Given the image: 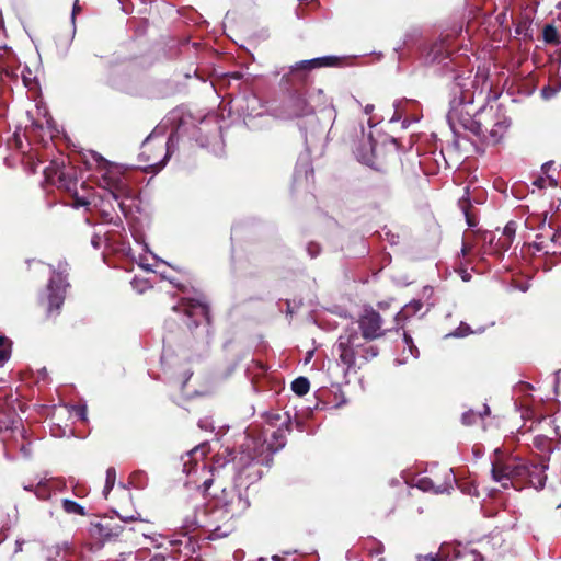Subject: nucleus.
Returning <instances> with one entry per match:
<instances>
[{
    "label": "nucleus",
    "instance_id": "nucleus-1",
    "mask_svg": "<svg viewBox=\"0 0 561 561\" xmlns=\"http://www.w3.org/2000/svg\"><path fill=\"white\" fill-rule=\"evenodd\" d=\"M94 160L102 172L100 186L107 190L115 201L131 196V190L126 179L117 171L116 168L110 165L101 156L95 154Z\"/></svg>",
    "mask_w": 561,
    "mask_h": 561
},
{
    "label": "nucleus",
    "instance_id": "nucleus-2",
    "mask_svg": "<svg viewBox=\"0 0 561 561\" xmlns=\"http://www.w3.org/2000/svg\"><path fill=\"white\" fill-rule=\"evenodd\" d=\"M528 462L515 461H496L492 465V478L494 481L500 482L503 488L510 485L518 489V484H524L525 474L527 473Z\"/></svg>",
    "mask_w": 561,
    "mask_h": 561
},
{
    "label": "nucleus",
    "instance_id": "nucleus-3",
    "mask_svg": "<svg viewBox=\"0 0 561 561\" xmlns=\"http://www.w3.org/2000/svg\"><path fill=\"white\" fill-rule=\"evenodd\" d=\"M59 272L54 273L47 285L48 291V312L58 310L64 302L67 284L62 273L66 271V264H59Z\"/></svg>",
    "mask_w": 561,
    "mask_h": 561
},
{
    "label": "nucleus",
    "instance_id": "nucleus-4",
    "mask_svg": "<svg viewBox=\"0 0 561 561\" xmlns=\"http://www.w3.org/2000/svg\"><path fill=\"white\" fill-rule=\"evenodd\" d=\"M358 325L363 337L366 340H374L383 334L380 314L371 308L364 309L359 316Z\"/></svg>",
    "mask_w": 561,
    "mask_h": 561
},
{
    "label": "nucleus",
    "instance_id": "nucleus-5",
    "mask_svg": "<svg viewBox=\"0 0 561 561\" xmlns=\"http://www.w3.org/2000/svg\"><path fill=\"white\" fill-rule=\"evenodd\" d=\"M347 66L346 58L337 56H324L309 60H301L291 67V72L298 70H313L318 68H340Z\"/></svg>",
    "mask_w": 561,
    "mask_h": 561
},
{
    "label": "nucleus",
    "instance_id": "nucleus-6",
    "mask_svg": "<svg viewBox=\"0 0 561 561\" xmlns=\"http://www.w3.org/2000/svg\"><path fill=\"white\" fill-rule=\"evenodd\" d=\"M363 134V140L357 152V160L366 165H369L376 170L381 169V163L377 160L375 154V144L373 140L371 131L365 137V128L363 122L359 123Z\"/></svg>",
    "mask_w": 561,
    "mask_h": 561
},
{
    "label": "nucleus",
    "instance_id": "nucleus-7",
    "mask_svg": "<svg viewBox=\"0 0 561 561\" xmlns=\"http://www.w3.org/2000/svg\"><path fill=\"white\" fill-rule=\"evenodd\" d=\"M333 354L337 357V365L346 376L351 369V334L346 333L339 337Z\"/></svg>",
    "mask_w": 561,
    "mask_h": 561
},
{
    "label": "nucleus",
    "instance_id": "nucleus-8",
    "mask_svg": "<svg viewBox=\"0 0 561 561\" xmlns=\"http://www.w3.org/2000/svg\"><path fill=\"white\" fill-rule=\"evenodd\" d=\"M547 467L548 466L545 465L543 462H528L524 484H528L529 486H533L537 490L542 489L547 480V476L545 473Z\"/></svg>",
    "mask_w": 561,
    "mask_h": 561
},
{
    "label": "nucleus",
    "instance_id": "nucleus-9",
    "mask_svg": "<svg viewBox=\"0 0 561 561\" xmlns=\"http://www.w3.org/2000/svg\"><path fill=\"white\" fill-rule=\"evenodd\" d=\"M175 311H183L190 318H205L208 320V307L196 299H185L179 306L173 307Z\"/></svg>",
    "mask_w": 561,
    "mask_h": 561
},
{
    "label": "nucleus",
    "instance_id": "nucleus-10",
    "mask_svg": "<svg viewBox=\"0 0 561 561\" xmlns=\"http://www.w3.org/2000/svg\"><path fill=\"white\" fill-rule=\"evenodd\" d=\"M153 142H154V138H153V136L150 135L142 144L140 156L142 157L144 161L149 162L152 167L159 165V168H163L167 163V160L169 159L170 153L167 150V152L163 154V159L161 161H157V157L151 156L149 153V151L151 150V147L154 146Z\"/></svg>",
    "mask_w": 561,
    "mask_h": 561
},
{
    "label": "nucleus",
    "instance_id": "nucleus-11",
    "mask_svg": "<svg viewBox=\"0 0 561 561\" xmlns=\"http://www.w3.org/2000/svg\"><path fill=\"white\" fill-rule=\"evenodd\" d=\"M290 106V115L293 116H304L308 115L312 112V107L308 104V102L300 94L291 95L289 100Z\"/></svg>",
    "mask_w": 561,
    "mask_h": 561
},
{
    "label": "nucleus",
    "instance_id": "nucleus-12",
    "mask_svg": "<svg viewBox=\"0 0 561 561\" xmlns=\"http://www.w3.org/2000/svg\"><path fill=\"white\" fill-rule=\"evenodd\" d=\"M16 58L15 55L7 47H0V75H13Z\"/></svg>",
    "mask_w": 561,
    "mask_h": 561
},
{
    "label": "nucleus",
    "instance_id": "nucleus-13",
    "mask_svg": "<svg viewBox=\"0 0 561 561\" xmlns=\"http://www.w3.org/2000/svg\"><path fill=\"white\" fill-rule=\"evenodd\" d=\"M516 232V224L514 221H510L503 229L502 236L499 238L496 242V248L501 251H506L515 237Z\"/></svg>",
    "mask_w": 561,
    "mask_h": 561
},
{
    "label": "nucleus",
    "instance_id": "nucleus-14",
    "mask_svg": "<svg viewBox=\"0 0 561 561\" xmlns=\"http://www.w3.org/2000/svg\"><path fill=\"white\" fill-rule=\"evenodd\" d=\"M423 307L422 301L414 300L403 307V309L397 314V319L408 318L417 313Z\"/></svg>",
    "mask_w": 561,
    "mask_h": 561
},
{
    "label": "nucleus",
    "instance_id": "nucleus-15",
    "mask_svg": "<svg viewBox=\"0 0 561 561\" xmlns=\"http://www.w3.org/2000/svg\"><path fill=\"white\" fill-rule=\"evenodd\" d=\"M310 389V382L306 377H298L291 382V390L298 396H305Z\"/></svg>",
    "mask_w": 561,
    "mask_h": 561
},
{
    "label": "nucleus",
    "instance_id": "nucleus-16",
    "mask_svg": "<svg viewBox=\"0 0 561 561\" xmlns=\"http://www.w3.org/2000/svg\"><path fill=\"white\" fill-rule=\"evenodd\" d=\"M62 508L68 514L85 515L84 507L71 500H62Z\"/></svg>",
    "mask_w": 561,
    "mask_h": 561
},
{
    "label": "nucleus",
    "instance_id": "nucleus-17",
    "mask_svg": "<svg viewBox=\"0 0 561 561\" xmlns=\"http://www.w3.org/2000/svg\"><path fill=\"white\" fill-rule=\"evenodd\" d=\"M116 480V470L114 468H108L106 470V479H105V485L103 490V494L105 497H107L108 493L113 489Z\"/></svg>",
    "mask_w": 561,
    "mask_h": 561
},
{
    "label": "nucleus",
    "instance_id": "nucleus-18",
    "mask_svg": "<svg viewBox=\"0 0 561 561\" xmlns=\"http://www.w3.org/2000/svg\"><path fill=\"white\" fill-rule=\"evenodd\" d=\"M11 353L10 343L7 339L0 336V367L5 364Z\"/></svg>",
    "mask_w": 561,
    "mask_h": 561
},
{
    "label": "nucleus",
    "instance_id": "nucleus-19",
    "mask_svg": "<svg viewBox=\"0 0 561 561\" xmlns=\"http://www.w3.org/2000/svg\"><path fill=\"white\" fill-rule=\"evenodd\" d=\"M543 39L549 44H556L559 42V35L554 26L548 24L543 27Z\"/></svg>",
    "mask_w": 561,
    "mask_h": 561
},
{
    "label": "nucleus",
    "instance_id": "nucleus-20",
    "mask_svg": "<svg viewBox=\"0 0 561 561\" xmlns=\"http://www.w3.org/2000/svg\"><path fill=\"white\" fill-rule=\"evenodd\" d=\"M103 536L107 539L112 537H117L122 533L123 528L121 526L110 527L108 525H102Z\"/></svg>",
    "mask_w": 561,
    "mask_h": 561
},
{
    "label": "nucleus",
    "instance_id": "nucleus-21",
    "mask_svg": "<svg viewBox=\"0 0 561 561\" xmlns=\"http://www.w3.org/2000/svg\"><path fill=\"white\" fill-rule=\"evenodd\" d=\"M373 111L374 105H366L364 108V115L367 116L366 124L369 129L378 123V121H375V117L370 115Z\"/></svg>",
    "mask_w": 561,
    "mask_h": 561
},
{
    "label": "nucleus",
    "instance_id": "nucleus-22",
    "mask_svg": "<svg viewBox=\"0 0 561 561\" xmlns=\"http://www.w3.org/2000/svg\"><path fill=\"white\" fill-rule=\"evenodd\" d=\"M207 451L206 445H201L198 447H195L190 451V457H192L195 461H197L198 457H204Z\"/></svg>",
    "mask_w": 561,
    "mask_h": 561
},
{
    "label": "nucleus",
    "instance_id": "nucleus-23",
    "mask_svg": "<svg viewBox=\"0 0 561 561\" xmlns=\"http://www.w3.org/2000/svg\"><path fill=\"white\" fill-rule=\"evenodd\" d=\"M59 182L60 185H62L69 192L72 190V187L76 186V183L71 179H68L64 172H61L59 175Z\"/></svg>",
    "mask_w": 561,
    "mask_h": 561
},
{
    "label": "nucleus",
    "instance_id": "nucleus-24",
    "mask_svg": "<svg viewBox=\"0 0 561 561\" xmlns=\"http://www.w3.org/2000/svg\"><path fill=\"white\" fill-rule=\"evenodd\" d=\"M153 148L158 151V153L156 154L154 151H149V153L151 156H156L157 159L159 158V156H161L163 152L165 153L167 150L169 151V148H168V142L164 144L162 140H159V144L153 146Z\"/></svg>",
    "mask_w": 561,
    "mask_h": 561
},
{
    "label": "nucleus",
    "instance_id": "nucleus-25",
    "mask_svg": "<svg viewBox=\"0 0 561 561\" xmlns=\"http://www.w3.org/2000/svg\"><path fill=\"white\" fill-rule=\"evenodd\" d=\"M236 501H237V506H238L237 511L238 512H242L249 506L248 501L244 500L240 494L236 495Z\"/></svg>",
    "mask_w": 561,
    "mask_h": 561
},
{
    "label": "nucleus",
    "instance_id": "nucleus-26",
    "mask_svg": "<svg viewBox=\"0 0 561 561\" xmlns=\"http://www.w3.org/2000/svg\"><path fill=\"white\" fill-rule=\"evenodd\" d=\"M89 204H90V202L87 198L80 197L77 194H75V196H73V207L78 208V207H81V206H87Z\"/></svg>",
    "mask_w": 561,
    "mask_h": 561
},
{
    "label": "nucleus",
    "instance_id": "nucleus-27",
    "mask_svg": "<svg viewBox=\"0 0 561 561\" xmlns=\"http://www.w3.org/2000/svg\"><path fill=\"white\" fill-rule=\"evenodd\" d=\"M308 253L311 257H314L320 252V247L317 243H310L307 248Z\"/></svg>",
    "mask_w": 561,
    "mask_h": 561
},
{
    "label": "nucleus",
    "instance_id": "nucleus-28",
    "mask_svg": "<svg viewBox=\"0 0 561 561\" xmlns=\"http://www.w3.org/2000/svg\"><path fill=\"white\" fill-rule=\"evenodd\" d=\"M557 92H558V90H557V89H553V88H551V87H545V88L542 89V91H541V93H542L543 98H546V99H549V98H551V96L556 95V93H557Z\"/></svg>",
    "mask_w": 561,
    "mask_h": 561
},
{
    "label": "nucleus",
    "instance_id": "nucleus-29",
    "mask_svg": "<svg viewBox=\"0 0 561 561\" xmlns=\"http://www.w3.org/2000/svg\"><path fill=\"white\" fill-rule=\"evenodd\" d=\"M462 422L467 425L472 424L474 422V413L473 412L463 413Z\"/></svg>",
    "mask_w": 561,
    "mask_h": 561
},
{
    "label": "nucleus",
    "instance_id": "nucleus-30",
    "mask_svg": "<svg viewBox=\"0 0 561 561\" xmlns=\"http://www.w3.org/2000/svg\"><path fill=\"white\" fill-rule=\"evenodd\" d=\"M501 139V136L497 134V130L496 129H492L490 130V141H492L493 144H496L499 142V140Z\"/></svg>",
    "mask_w": 561,
    "mask_h": 561
},
{
    "label": "nucleus",
    "instance_id": "nucleus-31",
    "mask_svg": "<svg viewBox=\"0 0 561 561\" xmlns=\"http://www.w3.org/2000/svg\"><path fill=\"white\" fill-rule=\"evenodd\" d=\"M91 243L95 249H99L101 244V238L99 236H94L91 240Z\"/></svg>",
    "mask_w": 561,
    "mask_h": 561
},
{
    "label": "nucleus",
    "instance_id": "nucleus-32",
    "mask_svg": "<svg viewBox=\"0 0 561 561\" xmlns=\"http://www.w3.org/2000/svg\"><path fill=\"white\" fill-rule=\"evenodd\" d=\"M80 7L78 4V0H76L75 4H73V9H72V21H75V16L76 14H78L80 12Z\"/></svg>",
    "mask_w": 561,
    "mask_h": 561
},
{
    "label": "nucleus",
    "instance_id": "nucleus-33",
    "mask_svg": "<svg viewBox=\"0 0 561 561\" xmlns=\"http://www.w3.org/2000/svg\"><path fill=\"white\" fill-rule=\"evenodd\" d=\"M472 125H474V128H472V130L474 133H477L478 135L482 134V126H481V124H479L477 122H473Z\"/></svg>",
    "mask_w": 561,
    "mask_h": 561
},
{
    "label": "nucleus",
    "instance_id": "nucleus-34",
    "mask_svg": "<svg viewBox=\"0 0 561 561\" xmlns=\"http://www.w3.org/2000/svg\"><path fill=\"white\" fill-rule=\"evenodd\" d=\"M535 247L537 248V250H543V249H548V245L543 244V242H536L535 243ZM549 250H546V253H548Z\"/></svg>",
    "mask_w": 561,
    "mask_h": 561
},
{
    "label": "nucleus",
    "instance_id": "nucleus-35",
    "mask_svg": "<svg viewBox=\"0 0 561 561\" xmlns=\"http://www.w3.org/2000/svg\"><path fill=\"white\" fill-rule=\"evenodd\" d=\"M559 239H561V232H554L551 237V242H557Z\"/></svg>",
    "mask_w": 561,
    "mask_h": 561
},
{
    "label": "nucleus",
    "instance_id": "nucleus-36",
    "mask_svg": "<svg viewBox=\"0 0 561 561\" xmlns=\"http://www.w3.org/2000/svg\"><path fill=\"white\" fill-rule=\"evenodd\" d=\"M211 483H213V480H210V479L209 480H205L204 484H203L204 489L207 491L210 488Z\"/></svg>",
    "mask_w": 561,
    "mask_h": 561
},
{
    "label": "nucleus",
    "instance_id": "nucleus-37",
    "mask_svg": "<svg viewBox=\"0 0 561 561\" xmlns=\"http://www.w3.org/2000/svg\"><path fill=\"white\" fill-rule=\"evenodd\" d=\"M469 250H470V248L466 243H463L462 249H461L462 254L467 255Z\"/></svg>",
    "mask_w": 561,
    "mask_h": 561
},
{
    "label": "nucleus",
    "instance_id": "nucleus-38",
    "mask_svg": "<svg viewBox=\"0 0 561 561\" xmlns=\"http://www.w3.org/2000/svg\"><path fill=\"white\" fill-rule=\"evenodd\" d=\"M543 182L545 180L543 179H538L537 181H535V184L539 187H542L543 186Z\"/></svg>",
    "mask_w": 561,
    "mask_h": 561
},
{
    "label": "nucleus",
    "instance_id": "nucleus-39",
    "mask_svg": "<svg viewBox=\"0 0 561 561\" xmlns=\"http://www.w3.org/2000/svg\"><path fill=\"white\" fill-rule=\"evenodd\" d=\"M122 520L124 522H128V520H135V517L134 516H130V517H121Z\"/></svg>",
    "mask_w": 561,
    "mask_h": 561
},
{
    "label": "nucleus",
    "instance_id": "nucleus-40",
    "mask_svg": "<svg viewBox=\"0 0 561 561\" xmlns=\"http://www.w3.org/2000/svg\"><path fill=\"white\" fill-rule=\"evenodd\" d=\"M272 560H273V561H283V559H282L279 556H277V554H274V556L272 557Z\"/></svg>",
    "mask_w": 561,
    "mask_h": 561
},
{
    "label": "nucleus",
    "instance_id": "nucleus-41",
    "mask_svg": "<svg viewBox=\"0 0 561 561\" xmlns=\"http://www.w3.org/2000/svg\"><path fill=\"white\" fill-rule=\"evenodd\" d=\"M404 340H405L407 343L411 342V337L408 334H404Z\"/></svg>",
    "mask_w": 561,
    "mask_h": 561
},
{
    "label": "nucleus",
    "instance_id": "nucleus-42",
    "mask_svg": "<svg viewBox=\"0 0 561 561\" xmlns=\"http://www.w3.org/2000/svg\"><path fill=\"white\" fill-rule=\"evenodd\" d=\"M489 413H490V409H489V407H488V405H484V414H486V415H488Z\"/></svg>",
    "mask_w": 561,
    "mask_h": 561
},
{
    "label": "nucleus",
    "instance_id": "nucleus-43",
    "mask_svg": "<svg viewBox=\"0 0 561 561\" xmlns=\"http://www.w3.org/2000/svg\"><path fill=\"white\" fill-rule=\"evenodd\" d=\"M118 205H119L121 209L123 210L124 209V203L119 202Z\"/></svg>",
    "mask_w": 561,
    "mask_h": 561
},
{
    "label": "nucleus",
    "instance_id": "nucleus-44",
    "mask_svg": "<svg viewBox=\"0 0 561 561\" xmlns=\"http://www.w3.org/2000/svg\"><path fill=\"white\" fill-rule=\"evenodd\" d=\"M247 458H248L249 460H251V459H253V458H254V456H252V455H248V456H247Z\"/></svg>",
    "mask_w": 561,
    "mask_h": 561
},
{
    "label": "nucleus",
    "instance_id": "nucleus-45",
    "mask_svg": "<svg viewBox=\"0 0 561 561\" xmlns=\"http://www.w3.org/2000/svg\"><path fill=\"white\" fill-rule=\"evenodd\" d=\"M312 356V352L307 355V360Z\"/></svg>",
    "mask_w": 561,
    "mask_h": 561
},
{
    "label": "nucleus",
    "instance_id": "nucleus-46",
    "mask_svg": "<svg viewBox=\"0 0 561 561\" xmlns=\"http://www.w3.org/2000/svg\"><path fill=\"white\" fill-rule=\"evenodd\" d=\"M16 546H18V550L21 549V543L19 541H16Z\"/></svg>",
    "mask_w": 561,
    "mask_h": 561
}]
</instances>
